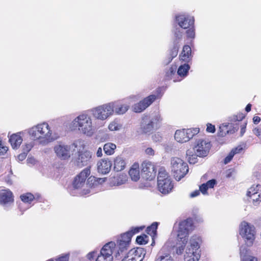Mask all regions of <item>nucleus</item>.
<instances>
[{"mask_svg":"<svg viewBox=\"0 0 261 261\" xmlns=\"http://www.w3.org/2000/svg\"><path fill=\"white\" fill-rule=\"evenodd\" d=\"M30 162H31L32 163L35 162V159L33 158H31L28 160Z\"/></svg>","mask_w":261,"mask_h":261,"instance_id":"69168bd1","label":"nucleus"},{"mask_svg":"<svg viewBox=\"0 0 261 261\" xmlns=\"http://www.w3.org/2000/svg\"><path fill=\"white\" fill-rule=\"evenodd\" d=\"M185 132L189 141L191 138H192L194 135L198 133L199 128L187 129H185Z\"/></svg>","mask_w":261,"mask_h":261,"instance_id":"f704fd0d","label":"nucleus"},{"mask_svg":"<svg viewBox=\"0 0 261 261\" xmlns=\"http://www.w3.org/2000/svg\"><path fill=\"white\" fill-rule=\"evenodd\" d=\"M251 105L250 104H248L246 107V111L248 112H249L251 110Z\"/></svg>","mask_w":261,"mask_h":261,"instance_id":"e2e57ef3","label":"nucleus"},{"mask_svg":"<svg viewBox=\"0 0 261 261\" xmlns=\"http://www.w3.org/2000/svg\"><path fill=\"white\" fill-rule=\"evenodd\" d=\"M95 252L94 251H93V252L89 253L87 254V257L88 259H89V260H91V259H93V258L95 256Z\"/></svg>","mask_w":261,"mask_h":261,"instance_id":"6e6d98bb","label":"nucleus"},{"mask_svg":"<svg viewBox=\"0 0 261 261\" xmlns=\"http://www.w3.org/2000/svg\"><path fill=\"white\" fill-rule=\"evenodd\" d=\"M158 227L157 223H153L147 229V233L150 235L154 234L156 231Z\"/></svg>","mask_w":261,"mask_h":261,"instance_id":"ea45409f","label":"nucleus"},{"mask_svg":"<svg viewBox=\"0 0 261 261\" xmlns=\"http://www.w3.org/2000/svg\"><path fill=\"white\" fill-rule=\"evenodd\" d=\"M139 231V228H133L131 231L123 233L117 241L119 249L122 252L129 247L131 238L134 234Z\"/></svg>","mask_w":261,"mask_h":261,"instance_id":"ddd939ff","label":"nucleus"},{"mask_svg":"<svg viewBox=\"0 0 261 261\" xmlns=\"http://www.w3.org/2000/svg\"><path fill=\"white\" fill-rule=\"evenodd\" d=\"M200 194V191L199 190H196L193 192H192L190 194V197L194 198L197 196H198Z\"/></svg>","mask_w":261,"mask_h":261,"instance_id":"5fc2aeb1","label":"nucleus"},{"mask_svg":"<svg viewBox=\"0 0 261 261\" xmlns=\"http://www.w3.org/2000/svg\"><path fill=\"white\" fill-rule=\"evenodd\" d=\"M20 198L24 202H30L34 199V196L33 194L30 193L23 194L20 196Z\"/></svg>","mask_w":261,"mask_h":261,"instance_id":"e433bc0d","label":"nucleus"},{"mask_svg":"<svg viewBox=\"0 0 261 261\" xmlns=\"http://www.w3.org/2000/svg\"><path fill=\"white\" fill-rule=\"evenodd\" d=\"M158 187L159 190L164 194L169 193L173 188L171 178L165 169L161 168L158 176Z\"/></svg>","mask_w":261,"mask_h":261,"instance_id":"423d86ee","label":"nucleus"},{"mask_svg":"<svg viewBox=\"0 0 261 261\" xmlns=\"http://www.w3.org/2000/svg\"><path fill=\"white\" fill-rule=\"evenodd\" d=\"M115 246V244L112 242L106 244L101 249L95 261H112V254Z\"/></svg>","mask_w":261,"mask_h":261,"instance_id":"9b49d317","label":"nucleus"},{"mask_svg":"<svg viewBox=\"0 0 261 261\" xmlns=\"http://www.w3.org/2000/svg\"><path fill=\"white\" fill-rule=\"evenodd\" d=\"M147 237L146 235L138 236L136 239V242L141 245L145 244L147 242Z\"/></svg>","mask_w":261,"mask_h":261,"instance_id":"a19ab883","label":"nucleus"},{"mask_svg":"<svg viewBox=\"0 0 261 261\" xmlns=\"http://www.w3.org/2000/svg\"><path fill=\"white\" fill-rule=\"evenodd\" d=\"M77 146V142H74L71 145H67L63 143L56 144L54 147V150L57 156L61 160H67L73 154Z\"/></svg>","mask_w":261,"mask_h":261,"instance_id":"1a4fd4ad","label":"nucleus"},{"mask_svg":"<svg viewBox=\"0 0 261 261\" xmlns=\"http://www.w3.org/2000/svg\"><path fill=\"white\" fill-rule=\"evenodd\" d=\"M226 127H227V125H222V126H221L220 127V134H219L220 136H225L227 134H229V133L230 134H233L236 131H237L238 129V127H234L232 130H227L226 132H225L224 133H222L221 132V130H223V129H224V128H226Z\"/></svg>","mask_w":261,"mask_h":261,"instance_id":"58836bf2","label":"nucleus"},{"mask_svg":"<svg viewBox=\"0 0 261 261\" xmlns=\"http://www.w3.org/2000/svg\"><path fill=\"white\" fill-rule=\"evenodd\" d=\"M111 131H119L122 128V125L118 120H114L110 122L108 126Z\"/></svg>","mask_w":261,"mask_h":261,"instance_id":"2f4dec72","label":"nucleus"},{"mask_svg":"<svg viewBox=\"0 0 261 261\" xmlns=\"http://www.w3.org/2000/svg\"><path fill=\"white\" fill-rule=\"evenodd\" d=\"M247 250L245 247L240 248V254L242 261H257V258L250 255H245Z\"/></svg>","mask_w":261,"mask_h":261,"instance_id":"c85d7f7f","label":"nucleus"},{"mask_svg":"<svg viewBox=\"0 0 261 261\" xmlns=\"http://www.w3.org/2000/svg\"><path fill=\"white\" fill-rule=\"evenodd\" d=\"M22 140L20 133L13 134L9 136V141L14 149H16L19 147Z\"/></svg>","mask_w":261,"mask_h":261,"instance_id":"5701e85b","label":"nucleus"},{"mask_svg":"<svg viewBox=\"0 0 261 261\" xmlns=\"http://www.w3.org/2000/svg\"><path fill=\"white\" fill-rule=\"evenodd\" d=\"M68 127L71 130L79 131L88 137H91L95 131L91 117L85 114L75 117L68 124Z\"/></svg>","mask_w":261,"mask_h":261,"instance_id":"7ed1b4c3","label":"nucleus"},{"mask_svg":"<svg viewBox=\"0 0 261 261\" xmlns=\"http://www.w3.org/2000/svg\"><path fill=\"white\" fill-rule=\"evenodd\" d=\"M69 256L68 254L62 255L57 259V261H68Z\"/></svg>","mask_w":261,"mask_h":261,"instance_id":"09e8293b","label":"nucleus"},{"mask_svg":"<svg viewBox=\"0 0 261 261\" xmlns=\"http://www.w3.org/2000/svg\"><path fill=\"white\" fill-rule=\"evenodd\" d=\"M90 174L89 168L84 169L75 178L73 182L74 187L78 189L85 185L86 179Z\"/></svg>","mask_w":261,"mask_h":261,"instance_id":"6ab92c4d","label":"nucleus"},{"mask_svg":"<svg viewBox=\"0 0 261 261\" xmlns=\"http://www.w3.org/2000/svg\"><path fill=\"white\" fill-rule=\"evenodd\" d=\"M205 184L209 188H213L216 184V180L215 179L210 180Z\"/></svg>","mask_w":261,"mask_h":261,"instance_id":"de8ad7c7","label":"nucleus"},{"mask_svg":"<svg viewBox=\"0 0 261 261\" xmlns=\"http://www.w3.org/2000/svg\"><path fill=\"white\" fill-rule=\"evenodd\" d=\"M126 181V177L125 175H121L118 177H114V180L113 182H114V185H121L125 183Z\"/></svg>","mask_w":261,"mask_h":261,"instance_id":"72a5a7b5","label":"nucleus"},{"mask_svg":"<svg viewBox=\"0 0 261 261\" xmlns=\"http://www.w3.org/2000/svg\"><path fill=\"white\" fill-rule=\"evenodd\" d=\"M191 49L189 45H185L183 47L182 53L180 56L181 60L188 62L191 56Z\"/></svg>","mask_w":261,"mask_h":261,"instance_id":"cd10ccee","label":"nucleus"},{"mask_svg":"<svg viewBox=\"0 0 261 261\" xmlns=\"http://www.w3.org/2000/svg\"><path fill=\"white\" fill-rule=\"evenodd\" d=\"M246 125V124H245L244 125H243L241 127V132H240L241 136L243 135V134L245 132Z\"/></svg>","mask_w":261,"mask_h":261,"instance_id":"052dcab7","label":"nucleus"},{"mask_svg":"<svg viewBox=\"0 0 261 261\" xmlns=\"http://www.w3.org/2000/svg\"><path fill=\"white\" fill-rule=\"evenodd\" d=\"M187 155L190 164H195L197 162V156L195 154H193L192 150H188L187 151Z\"/></svg>","mask_w":261,"mask_h":261,"instance_id":"c9c22d12","label":"nucleus"},{"mask_svg":"<svg viewBox=\"0 0 261 261\" xmlns=\"http://www.w3.org/2000/svg\"><path fill=\"white\" fill-rule=\"evenodd\" d=\"M253 122L255 124H257L258 123H259L260 122V118L258 116H254L253 117Z\"/></svg>","mask_w":261,"mask_h":261,"instance_id":"4d7b16f0","label":"nucleus"},{"mask_svg":"<svg viewBox=\"0 0 261 261\" xmlns=\"http://www.w3.org/2000/svg\"><path fill=\"white\" fill-rule=\"evenodd\" d=\"M105 178H98L96 180V181L99 184H102V182H105Z\"/></svg>","mask_w":261,"mask_h":261,"instance_id":"680f3d73","label":"nucleus"},{"mask_svg":"<svg viewBox=\"0 0 261 261\" xmlns=\"http://www.w3.org/2000/svg\"><path fill=\"white\" fill-rule=\"evenodd\" d=\"M125 165V161L121 156H118L114 160V169L117 172L123 170Z\"/></svg>","mask_w":261,"mask_h":261,"instance_id":"b1692460","label":"nucleus"},{"mask_svg":"<svg viewBox=\"0 0 261 261\" xmlns=\"http://www.w3.org/2000/svg\"><path fill=\"white\" fill-rule=\"evenodd\" d=\"M206 131L209 133H214L215 131V127L214 125H212V124H207V128H206Z\"/></svg>","mask_w":261,"mask_h":261,"instance_id":"49530a36","label":"nucleus"},{"mask_svg":"<svg viewBox=\"0 0 261 261\" xmlns=\"http://www.w3.org/2000/svg\"><path fill=\"white\" fill-rule=\"evenodd\" d=\"M142 177L146 179L151 180L155 178L156 172L154 165L149 161H144L142 164Z\"/></svg>","mask_w":261,"mask_h":261,"instance_id":"dca6fc26","label":"nucleus"},{"mask_svg":"<svg viewBox=\"0 0 261 261\" xmlns=\"http://www.w3.org/2000/svg\"><path fill=\"white\" fill-rule=\"evenodd\" d=\"M174 138L178 142L184 143L188 141L185 129L176 130L175 133Z\"/></svg>","mask_w":261,"mask_h":261,"instance_id":"bb28decb","label":"nucleus"},{"mask_svg":"<svg viewBox=\"0 0 261 261\" xmlns=\"http://www.w3.org/2000/svg\"><path fill=\"white\" fill-rule=\"evenodd\" d=\"M112 167V163L108 159H101L97 163V169L99 173L107 174L110 172Z\"/></svg>","mask_w":261,"mask_h":261,"instance_id":"aec40b11","label":"nucleus"},{"mask_svg":"<svg viewBox=\"0 0 261 261\" xmlns=\"http://www.w3.org/2000/svg\"><path fill=\"white\" fill-rule=\"evenodd\" d=\"M243 116H240L239 117H238L237 115H234L231 117V121H240L241 120L243 119Z\"/></svg>","mask_w":261,"mask_h":261,"instance_id":"603ef678","label":"nucleus"},{"mask_svg":"<svg viewBox=\"0 0 261 261\" xmlns=\"http://www.w3.org/2000/svg\"><path fill=\"white\" fill-rule=\"evenodd\" d=\"M162 118L160 114H156L149 118L143 120L141 127L144 133H149L160 126Z\"/></svg>","mask_w":261,"mask_h":261,"instance_id":"9d476101","label":"nucleus"},{"mask_svg":"<svg viewBox=\"0 0 261 261\" xmlns=\"http://www.w3.org/2000/svg\"><path fill=\"white\" fill-rule=\"evenodd\" d=\"M12 193L8 189L0 190V204H5L13 201Z\"/></svg>","mask_w":261,"mask_h":261,"instance_id":"4be33fe9","label":"nucleus"},{"mask_svg":"<svg viewBox=\"0 0 261 261\" xmlns=\"http://www.w3.org/2000/svg\"><path fill=\"white\" fill-rule=\"evenodd\" d=\"M32 140L37 141L39 144L45 145L54 140L53 132L48 123H41L33 126L28 130Z\"/></svg>","mask_w":261,"mask_h":261,"instance_id":"f03ea898","label":"nucleus"},{"mask_svg":"<svg viewBox=\"0 0 261 261\" xmlns=\"http://www.w3.org/2000/svg\"><path fill=\"white\" fill-rule=\"evenodd\" d=\"M175 35H176V37H178V38H179L181 36V35H178L176 33L175 34Z\"/></svg>","mask_w":261,"mask_h":261,"instance_id":"774afa93","label":"nucleus"},{"mask_svg":"<svg viewBox=\"0 0 261 261\" xmlns=\"http://www.w3.org/2000/svg\"><path fill=\"white\" fill-rule=\"evenodd\" d=\"M8 147L3 145L1 143V141L0 140V156L5 155L8 151Z\"/></svg>","mask_w":261,"mask_h":261,"instance_id":"79ce46f5","label":"nucleus"},{"mask_svg":"<svg viewBox=\"0 0 261 261\" xmlns=\"http://www.w3.org/2000/svg\"><path fill=\"white\" fill-rule=\"evenodd\" d=\"M178 54V48L176 46H174L171 51L170 55L172 57V59L175 57Z\"/></svg>","mask_w":261,"mask_h":261,"instance_id":"a18cd8bd","label":"nucleus"},{"mask_svg":"<svg viewBox=\"0 0 261 261\" xmlns=\"http://www.w3.org/2000/svg\"><path fill=\"white\" fill-rule=\"evenodd\" d=\"M255 227L245 221L242 222L240 225V234L245 240L248 246H251L255 238Z\"/></svg>","mask_w":261,"mask_h":261,"instance_id":"0eeeda50","label":"nucleus"},{"mask_svg":"<svg viewBox=\"0 0 261 261\" xmlns=\"http://www.w3.org/2000/svg\"><path fill=\"white\" fill-rule=\"evenodd\" d=\"M171 172L177 180H180L189 170L188 164L178 157H172L170 160Z\"/></svg>","mask_w":261,"mask_h":261,"instance_id":"20e7f679","label":"nucleus"},{"mask_svg":"<svg viewBox=\"0 0 261 261\" xmlns=\"http://www.w3.org/2000/svg\"><path fill=\"white\" fill-rule=\"evenodd\" d=\"M189 68L190 67L188 64H184L179 67L177 73L180 76H184L187 74Z\"/></svg>","mask_w":261,"mask_h":261,"instance_id":"4c0bfd02","label":"nucleus"},{"mask_svg":"<svg viewBox=\"0 0 261 261\" xmlns=\"http://www.w3.org/2000/svg\"><path fill=\"white\" fill-rule=\"evenodd\" d=\"M210 148L211 144L210 142L200 139L196 142L193 150L196 156L204 157L208 154Z\"/></svg>","mask_w":261,"mask_h":261,"instance_id":"f8f14e48","label":"nucleus"},{"mask_svg":"<svg viewBox=\"0 0 261 261\" xmlns=\"http://www.w3.org/2000/svg\"><path fill=\"white\" fill-rule=\"evenodd\" d=\"M187 35H188V37H190V38H194V37L195 34H194V32L193 30L190 29L187 31Z\"/></svg>","mask_w":261,"mask_h":261,"instance_id":"3c124183","label":"nucleus"},{"mask_svg":"<svg viewBox=\"0 0 261 261\" xmlns=\"http://www.w3.org/2000/svg\"><path fill=\"white\" fill-rule=\"evenodd\" d=\"M227 172H229V173L227 174L226 176H227V177H230V176H231V171H230V170H228Z\"/></svg>","mask_w":261,"mask_h":261,"instance_id":"338daca9","label":"nucleus"},{"mask_svg":"<svg viewBox=\"0 0 261 261\" xmlns=\"http://www.w3.org/2000/svg\"><path fill=\"white\" fill-rule=\"evenodd\" d=\"M114 102L99 106L91 110L94 118L100 120H105L112 115L114 112Z\"/></svg>","mask_w":261,"mask_h":261,"instance_id":"39448f33","label":"nucleus"},{"mask_svg":"<svg viewBox=\"0 0 261 261\" xmlns=\"http://www.w3.org/2000/svg\"><path fill=\"white\" fill-rule=\"evenodd\" d=\"M253 132L254 134H255L256 136H260L261 133V130L258 128H255L253 130Z\"/></svg>","mask_w":261,"mask_h":261,"instance_id":"bf43d9fd","label":"nucleus"},{"mask_svg":"<svg viewBox=\"0 0 261 261\" xmlns=\"http://www.w3.org/2000/svg\"><path fill=\"white\" fill-rule=\"evenodd\" d=\"M176 19L179 25L184 29L188 28L194 23L193 17H187L185 15H178L176 17Z\"/></svg>","mask_w":261,"mask_h":261,"instance_id":"412c9836","label":"nucleus"},{"mask_svg":"<svg viewBox=\"0 0 261 261\" xmlns=\"http://www.w3.org/2000/svg\"><path fill=\"white\" fill-rule=\"evenodd\" d=\"M26 156H27V152L24 151L23 153H20V154H19L18 155L17 159L19 161H22L26 158Z\"/></svg>","mask_w":261,"mask_h":261,"instance_id":"8fccbe9b","label":"nucleus"},{"mask_svg":"<svg viewBox=\"0 0 261 261\" xmlns=\"http://www.w3.org/2000/svg\"><path fill=\"white\" fill-rule=\"evenodd\" d=\"M177 236L179 242L185 244L188 240L187 237L191 231L193 229V222L190 219L181 221L178 224Z\"/></svg>","mask_w":261,"mask_h":261,"instance_id":"6e6552de","label":"nucleus"},{"mask_svg":"<svg viewBox=\"0 0 261 261\" xmlns=\"http://www.w3.org/2000/svg\"><path fill=\"white\" fill-rule=\"evenodd\" d=\"M164 248L165 247L158 253L154 259V261H174L170 253L164 252Z\"/></svg>","mask_w":261,"mask_h":261,"instance_id":"393cba45","label":"nucleus"},{"mask_svg":"<svg viewBox=\"0 0 261 261\" xmlns=\"http://www.w3.org/2000/svg\"><path fill=\"white\" fill-rule=\"evenodd\" d=\"M92 153L90 151L84 150L79 151L77 157L75 159L74 164L79 168L88 165L92 160Z\"/></svg>","mask_w":261,"mask_h":261,"instance_id":"4468645a","label":"nucleus"},{"mask_svg":"<svg viewBox=\"0 0 261 261\" xmlns=\"http://www.w3.org/2000/svg\"><path fill=\"white\" fill-rule=\"evenodd\" d=\"M145 255L142 248L131 249L121 261H142Z\"/></svg>","mask_w":261,"mask_h":261,"instance_id":"f3484780","label":"nucleus"},{"mask_svg":"<svg viewBox=\"0 0 261 261\" xmlns=\"http://www.w3.org/2000/svg\"><path fill=\"white\" fill-rule=\"evenodd\" d=\"M247 196L249 201L254 205L258 204L261 201V186L259 185H253L248 190Z\"/></svg>","mask_w":261,"mask_h":261,"instance_id":"2eb2a0df","label":"nucleus"},{"mask_svg":"<svg viewBox=\"0 0 261 261\" xmlns=\"http://www.w3.org/2000/svg\"><path fill=\"white\" fill-rule=\"evenodd\" d=\"M241 150H242V148H238L232 149L229 154L225 158L224 160V164H227L228 163L232 160L234 155L239 153Z\"/></svg>","mask_w":261,"mask_h":261,"instance_id":"473e14b6","label":"nucleus"},{"mask_svg":"<svg viewBox=\"0 0 261 261\" xmlns=\"http://www.w3.org/2000/svg\"><path fill=\"white\" fill-rule=\"evenodd\" d=\"M96 155L98 157H100L102 155V149L101 147H99L96 152Z\"/></svg>","mask_w":261,"mask_h":261,"instance_id":"13d9d810","label":"nucleus"},{"mask_svg":"<svg viewBox=\"0 0 261 261\" xmlns=\"http://www.w3.org/2000/svg\"><path fill=\"white\" fill-rule=\"evenodd\" d=\"M129 106L127 105H119L115 106L114 103V112L118 115H122L124 114L128 109Z\"/></svg>","mask_w":261,"mask_h":261,"instance_id":"c756f323","label":"nucleus"},{"mask_svg":"<svg viewBox=\"0 0 261 261\" xmlns=\"http://www.w3.org/2000/svg\"><path fill=\"white\" fill-rule=\"evenodd\" d=\"M209 188L205 184H202L199 187V191L204 195L207 194V190Z\"/></svg>","mask_w":261,"mask_h":261,"instance_id":"37998d69","label":"nucleus"},{"mask_svg":"<svg viewBox=\"0 0 261 261\" xmlns=\"http://www.w3.org/2000/svg\"><path fill=\"white\" fill-rule=\"evenodd\" d=\"M93 180H95L94 177L91 176L88 179V182H90V181H92Z\"/></svg>","mask_w":261,"mask_h":261,"instance_id":"0e129e2a","label":"nucleus"},{"mask_svg":"<svg viewBox=\"0 0 261 261\" xmlns=\"http://www.w3.org/2000/svg\"><path fill=\"white\" fill-rule=\"evenodd\" d=\"M129 174L132 179L134 181H138L140 177V170L139 165L134 164L129 171Z\"/></svg>","mask_w":261,"mask_h":261,"instance_id":"a878e982","label":"nucleus"},{"mask_svg":"<svg viewBox=\"0 0 261 261\" xmlns=\"http://www.w3.org/2000/svg\"><path fill=\"white\" fill-rule=\"evenodd\" d=\"M116 148V145L112 143H106L103 146V150L105 153L109 155L113 154Z\"/></svg>","mask_w":261,"mask_h":261,"instance_id":"7c9ffc66","label":"nucleus"},{"mask_svg":"<svg viewBox=\"0 0 261 261\" xmlns=\"http://www.w3.org/2000/svg\"><path fill=\"white\" fill-rule=\"evenodd\" d=\"M32 147V145L31 144H27L25 145V148H23V150L25 152H28L31 149Z\"/></svg>","mask_w":261,"mask_h":261,"instance_id":"864d4df0","label":"nucleus"},{"mask_svg":"<svg viewBox=\"0 0 261 261\" xmlns=\"http://www.w3.org/2000/svg\"><path fill=\"white\" fill-rule=\"evenodd\" d=\"M201 240L196 236H192L190 240H186L185 244L179 243L176 249L177 254L184 253L185 261H198L200 258V244Z\"/></svg>","mask_w":261,"mask_h":261,"instance_id":"f257e3e1","label":"nucleus"},{"mask_svg":"<svg viewBox=\"0 0 261 261\" xmlns=\"http://www.w3.org/2000/svg\"><path fill=\"white\" fill-rule=\"evenodd\" d=\"M155 96L154 95H150L145 98L143 100L135 104L133 107L134 111L136 113H140L146 109L150 106L155 100Z\"/></svg>","mask_w":261,"mask_h":261,"instance_id":"a211bd4d","label":"nucleus"},{"mask_svg":"<svg viewBox=\"0 0 261 261\" xmlns=\"http://www.w3.org/2000/svg\"><path fill=\"white\" fill-rule=\"evenodd\" d=\"M145 154L148 156H153L155 154L154 150L151 147L147 148L145 150Z\"/></svg>","mask_w":261,"mask_h":261,"instance_id":"c03bdc74","label":"nucleus"}]
</instances>
